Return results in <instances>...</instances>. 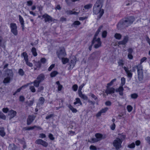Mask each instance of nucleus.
<instances>
[{"label": "nucleus", "mask_w": 150, "mask_h": 150, "mask_svg": "<svg viewBox=\"0 0 150 150\" xmlns=\"http://www.w3.org/2000/svg\"><path fill=\"white\" fill-rule=\"evenodd\" d=\"M105 104L107 106H110L111 105V103L110 101H108L106 102Z\"/></svg>", "instance_id": "obj_59"}, {"label": "nucleus", "mask_w": 150, "mask_h": 150, "mask_svg": "<svg viewBox=\"0 0 150 150\" xmlns=\"http://www.w3.org/2000/svg\"><path fill=\"white\" fill-rule=\"evenodd\" d=\"M76 101L74 103V105H76L77 103H79L80 105H82V103L81 102L80 99L79 98H76Z\"/></svg>", "instance_id": "obj_34"}, {"label": "nucleus", "mask_w": 150, "mask_h": 150, "mask_svg": "<svg viewBox=\"0 0 150 150\" xmlns=\"http://www.w3.org/2000/svg\"><path fill=\"white\" fill-rule=\"evenodd\" d=\"M25 72L22 69H19V75L23 76L25 75Z\"/></svg>", "instance_id": "obj_41"}, {"label": "nucleus", "mask_w": 150, "mask_h": 150, "mask_svg": "<svg viewBox=\"0 0 150 150\" xmlns=\"http://www.w3.org/2000/svg\"><path fill=\"white\" fill-rule=\"evenodd\" d=\"M78 86L77 84L74 85L72 87V88L74 91H76L78 89Z\"/></svg>", "instance_id": "obj_39"}, {"label": "nucleus", "mask_w": 150, "mask_h": 150, "mask_svg": "<svg viewBox=\"0 0 150 150\" xmlns=\"http://www.w3.org/2000/svg\"><path fill=\"white\" fill-rule=\"evenodd\" d=\"M40 82L37 80H35L33 82L34 85L36 87H38L39 86V84Z\"/></svg>", "instance_id": "obj_29"}, {"label": "nucleus", "mask_w": 150, "mask_h": 150, "mask_svg": "<svg viewBox=\"0 0 150 150\" xmlns=\"http://www.w3.org/2000/svg\"><path fill=\"white\" fill-rule=\"evenodd\" d=\"M76 57L74 56L72 57L71 60V64L70 65V67L73 68L76 64Z\"/></svg>", "instance_id": "obj_16"}, {"label": "nucleus", "mask_w": 150, "mask_h": 150, "mask_svg": "<svg viewBox=\"0 0 150 150\" xmlns=\"http://www.w3.org/2000/svg\"><path fill=\"white\" fill-rule=\"evenodd\" d=\"M45 78L44 75L41 74H40L37 78V79L40 82H41L42 81L44 80Z\"/></svg>", "instance_id": "obj_18"}, {"label": "nucleus", "mask_w": 150, "mask_h": 150, "mask_svg": "<svg viewBox=\"0 0 150 150\" xmlns=\"http://www.w3.org/2000/svg\"><path fill=\"white\" fill-rule=\"evenodd\" d=\"M115 91V89L112 87H107L105 93L107 95L110 94L114 93Z\"/></svg>", "instance_id": "obj_13"}, {"label": "nucleus", "mask_w": 150, "mask_h": 150, "mask_svg": "<svg viewBox=\"0 0 150 150\" xmlns=\"http://www.w3.org/2000/svg\"><path fill=\"white\" fill-rule=\"evenodd\" d=\"M8 149L9 150H16V147L14 144H10L8 147Z\"/></svg>", "instance_id": "obj_30"}, {"label": "nucleus", "mask_w": 150, "mask_h": 150, "mask_svg": "<svg viewBox=\"0 0 150 150\" xmlns=\"http://www.w3.org/2000/svg\"><path fill=\"white\" fill-rule=\"evenodd\" d=\"M65 12L67 15H71L72 14L73 11L71 10H67L65 11Z\"/></svg>", "instance_id": "obj_57"}, {"label": "nucleus", "mask_w": 150, "mask_h": 150, "mask_svg": "<svg viewBox=\"0 0 150 150\" xmlns=\"http://www.w3.org/2000/svg\"><path fill=\"white\" fill-rule=\"evenodd\" d=\"M131 96L132 98L135 99L138 97V95L137 93H134L131 94Z\"/></svg>", "instance_id": "obj_38"}, {"label": "nucleus", "mask_w": 150, "mask_h": 150, "mask_svg": "<svg viewBox=\"0 0 150 150\" xmlns=\"http://www.w3.org/2000/svg\"><path fill=\"white\" fill-rule=\"evenodd\" d=\"M146 140L149 144H150V137H148L145 138Z\"/></svg>", "instance_id": "obj_64"}, {"label": "nucleus", "mask_w": 150, "mask_h": 150, "mask_svg": "<svg viewBox=\"0 0 150 150\" xmlns=\"http://www.w3.org/2000/svg\"><path fill=\"white\" fill-rule=\"evenodd\" d=\"M129 37L128 35L125 36L123 37L122 40L118 42V45H122L125 46L127 43L129 41Z\"/></svg>", "instance_id": "obj_8"}, {"label": "nucleus", "mask_w": 150, "mask_h": 150, "mask_svg": "<svg viewBox=\"0 0 150 150\" xmlns=\"http://www.w3.org/2000/svg\"><path fill=\"white\" fill-rule=\"evenodd\" d=\"M115 38L118 40H120L122 37V35L120 33H116L114 35Z\"/></svg>", "instance_id": "obj_25"}, {"label": "nucleus", "mask_w": 150, "mask_h": 150, "mask_svg": "<svg viewBox=\"0 0 150 150\" xmlns=\"http://www.w3.org/2000/svg\"><path fill=\"white\" fill-rule=\"evenodd\" d=\"M31 52H32L34 56H36L37 55L36 49L35 47H33L32 48Z\"/></svg>", "instance_id": "obj_32"}, {"label": "nucleus", "mask_w": 150, "mask_h": 150, "mask_svg": "<svg viewBox=\"0 0 150 150\" xmlns=\"http://www.w3.org/2000/svg\"><path fill=\"white\" fill-rule=\"evenodd\" d=\"M0 135L2 137H4L5 135V133L4 131V128L2 127L0 128Z\"/></svg>", "instance_id": "obj_24"}, {"label": "nucleus", "mask_w": 150, "mask_h": 150, "mask_svg": "<svg viewBox=\"0 0 150 150\" xmlns=\"http://www.w3.org/2000/svg\"><path fill=\"white\" fill-rule=\"evenodd\" d=\"M135 144L134 143H132L131 144H129L128 146V147L130 148H133L135 147Z\"/></svg>", "instance_id": "obj_45"}, {"label": "nucleus", "mask_w": 150, "mask_h": 150, "mask_svg": "<svg viewBox=\"0 0 150 150\" xmlns=\"http://www.w3.org/2000/svg\"><path fill=\"white\" fill-rule=\"evenodd\" d=\"M119 65L121 67H123L124 65L123 61L122 60H120L118 62Z\"/></svg>", "instance_id": "obj_48"}, {"label": "nucleus", "mask_w": 150, "mask_h": 150, "mask_svg": "<svg viewBox=\"0 0 150 150\" xmlns=\"http://www.w3.org/2000/svg\"><path fill=\"white\" fill-rule=\"evenodd\" d=\"M123 19L126 28L132 24L134 21V18L132 17H129Z\"/></svg>", "instance_id": "obj_4"}, {"label": "nucleus", "mask_w": 150, "mask_h": 150, "mask_svg": "<svg viewBox=\"0 0 150 150\" xmlns=\"http://www.w3.org/2000/svg\"><path fill=\"white\" fill-rule=\"evenodd\" d=\"M68 107L70 110H71L72 112L74 113H76L77 112V110L74 108L73 106L71 105H69L68 106Z\"/></svg>", "instance_id": "obj_28"}, {"label": "nucleus", "mask_w": 150, "mask_h": 150, "mask_svg": "<svg viewBox=\"0 0 150 150\" xmlns=\"http://www.w3.org/2000/svg\"><path fill=\"white\" fill-rule=\"evenodd\" d=\"M30 89L31 91L33 92H35V87L33 86H30Z\"/></svg>", "instance_id": "obj_46"}, {"label": "nucleus", "mask_w": 150, "mask_h": 150, "mask_svg": "<svg viewBox=\"0 0 150 150\" xmlns=\"http://www.w3.org/2000/svg\"><path fill=\"white\" fill-rule=\"evenodd\" d=\"M0 116L2 117V119L4 120H5L6 119V116L5 115L3 114L1 111H0Z\"/></svg>", "instance_id": "obj_40"}, {"label": "nucleus", "mask_w": 150, "mask_h": 150, "mask_svg": "<svg viewBox=\"0 0 150 150\" xmlns=\"http://www.w3.org/2000/svg\"><path fill=\"white\" fill-rule=\"evenodd\" d=\"M103 1L102 0H98L95 4L93 7V12L94 14L97 15L99 13L98 16L99 19L102 16L104 12L103 9H102Z\"/></svg>", "instance_id": "obj_1"}, {"label": "nucleus", "mask_w": 150, "mask_h": 150, "mask_svg": "<svg viewBox=\"0 0 150 150\" xmlns=\"http://www.w3.org/2000/svg\"><path fill=\"white\" fill-rule=\"evenodd\" d=\"M6 74H7L8 77H12L13 74L11 70H8L6 71Z\"/></svg>", "instance_id": "obj_21"}, {"label": "nucleus", "mask_w": 150, "mask_h": 150, "mask_svg": "<svg viewBox=\"0 0 150 150\" xmlns=\"http://www.w3.org/2000/svg\"><path fill=\"white\" fill-rule=\"evenodd\" d=\"M21 56H23L24 58V59L25 61L26 64L30 67L33 66V64L32 63H30L28 61V58L27 54L25 52H23L21 54Z\"/></svg>", "instance_id": "obj_9"}, {"label": "nucleus", "mask_w": 150, "mask_h": 150, "mask_svg": "<svg viewBox=\"0 0 150 150\" xmlns=\"http://www.w3.org/2000/svg\"><path fill=\"white\" fill-rule=\"evenodd\" d=\"M138 76L139 80L140 81H142L143 79V74L142 70V66H140V67L138 68L137 71Z\"/></svg>", "instance_id": "obj_7"}, {"label": "nucleus", "mask_w": 150, "mask_h": 150, "mask_svg": "<svg viewBox=\"0 0 150 150\" xmlns=\"http://www.w3.org/2000/svg\"><path fill=\"white\" fill-rule=\"evenodd\" d=\"M95 137L96 139H97L98 141L100 140L102 138V134L100 133H96L95 134Z\"/></svg>", "instance_id": "obj_22"}, {"label": "nucleus", "mask_w": 150, "mask_h": 150, "mask_svg": "<svg viewBox=\"0 0 150 150\" xmlns=\"http://www.w3.org/2000/svg\"><path fill=\"white\" fill-rule=\"evenodd\" d=\"M57 54L58 57L59 59H61L65 57L66 55V53L64 48H60L57 52Z\"/></svg>", "instance_id": "obj_5"}, {"label": "nucleus", "mask_w": 150, "mask_h": 150, "mask_svg": "<svg viewBox=\"0 0 150 150\" xmlns=\"http://www.w3.org/2000/svg\"><path fill=\"white\" fill-rule=\"evenodd\" d=\"M58 74V73L56 71H54L52 72L50 74L51 77H55Z\"/></svg>", "instance_id": "obj_31"}, {"label": "nucleus", "mask_w": 150, "mask_h": 150, "mask_svg": "<svg viewBox=\"0 0 150 150\" xmlns=\"http://www.w3.org/2000/svg\"><path fill=\"white\" fill-rule=\"evenodd\" d=\"M2 110L5 113H7L9 111V109L7 108H4L2 109Z\"/></svg>", "instance_id": "obj_49"}, {"label": "nucleus", "mask_w": 150, "mask_h": 150, "mask_svg": "<svg viewBox=\"0 0 150 150\" xmlns=\"http://www.w3.org/2000/svg\"><path fill=\"white\" fill-rule=\"evenodd\" d=\"M91 97L94 98L95 100H96L98 99V98L97 97L95 96L94 94L93 93L91 94Z\"/></svg>", "instance_id": "obj_56"}, {"label": "nucleus", "mask_w": 150, "mask_h": 150, "mask_svg": "<svg viewBox=\"0 0 150 150\" xmlns=\"http://www.w3.org/2000/svg\"><path fill=\"white\" fill-rule=\"evenodd\" d=\"M42 17L44 18L45 22L52 21V18L47 14H45L42 15Z\"/></svg>", "instance_id": "obj_14"}, {"label": "nucleus", "mask_w": 150, "mask_h": 150, "mask_svg": "<svg viewBox=\"0 0 150 150\" xmlns=\"http://www.w3.org/2000/svg\"><path fill=\"white\" fill-rule=\"evenodd\" d=\"M96 138H93L91 139V140H88V142L91 143H93L98 142V140Z\"/></svg>", "instance_id": "obj_27"}, {"label": "nucleus", "mask_w": 150, "mask_h": 150, "mask_svg": "<svg viewBox=\"0 0 150 150\" xmlns=\"http://www.w3.org/2000/svg\"><path fill=\"white\" fill-rule=\"evenodd\" d=\"M55 64H52L50 67L48 69V70L49 71H50L54 67Z\"/></svg>", "instance_id": "obj_58"}, {"label": "nucleus", "mask_w": 150, "mask_h": 150, "mask_svg": "<svg viewBox=\"0 0 150 150\" xmlns=\"http://www.w3.org/2000/svg\"><path fill=\"white\" fill-rule=\"evenodd\" d=\"M36 116L34 115H29L27 119V125H29L35 119Z\"/></svg>", "instance_id": "obj_12"}, {"label": "nucleus", "mask_w": 150, "mask_h": 150, "mask_svg": "<svg viewBox=\"0 0 150 150\" xmlns=\"http://www.w3.org/2000/svg\"><path fill=\"white\" fill-rule=\"evenodd\" d=\"M125 79L124 77H122L121 79V84L122 86H123L125 83Z\"/></svg>", "instance_id": "obj_43"}, {"label": "nucleus", "mask_w": 150, "mask_h": 150, "mask_svg": "<svg viewBox=\"0 0 150 150\" xmlns=\"http://www.w3.org/2000/svg\"><path fill=\"white\" fill-rule=\"evenodd\" d=\"M62 59V62L63 64H65L69 61V59L67 58H65L64 57L61 58Z\"/></svg>", "instance_id": "obj_33"}, {"label": "nucleus", "mask_w": 150, "mask_h": 150, "mask_svg": "<svg viewBox=\"0 0 150 150\" xmlns=\"http://www.w3.org/2000/svg\"><path fill=\"white\" fill-rule=\"evenodd\" d=\"M108 109V108L106 107L105 108L102 109L100 111L103 113H105V112Z\"/></svg>", "instance_id": "obj_50"}, {"label": "nucleus", "mask_w": 150, "mask_h": 150, "mask_svg": "<svg viewBox=\"0 0 150 150\" xmlns=\"http://www.w3.org/2000/svg\"><path fill=\"white\" fill-rule=\"evenodd\" d=\"M35 143L36 144H41L45 147H47L48 146L47 143L41 139H37L35 141Z\"/></svg>", "instance_id": "obj_11"}, {"label": "nucleus", "mask_w": 150, "mask_h": 150, "mask_svg": "<svg viewBox=\"0 0 150 150\" xmlns=\"http://www.w3.org/2000/svg\"><path fill=\"white\" fill-rule=\"evenodd\" d=\"M11 31L15 35L18 34V31L17 30V27L16 24L15 23H12L11 24Z\"/></svg>", "instance_id": "obj_10"}, {"label": "nucleus", "mask_w": 150, "mask_h": 150, "mask_svg": "<svg viewBox=\"0 0 150 150\" xmlns=\"http://www.w3.org/2000/svg\"><path fill=\"white\" fill-rule=\"evenodd\" d=\"M97 37L94 36L91 42L92 45L94 44V47L96 49H97L100 47L101 45V42L100 38H97Z\"/></svg>", "instance_id": "obj_2"}, {"label": "nucleus", "mask_w": 150, "mask_h": 150, "mask_svg": "<svg viewBox=\"0 0 150 150\" xmlns=\"http://www.w3.org/2000/svg\"><path fill=\"white\" fill-rule=\"evenodd\" d=\"M90 149L91 150H97V148L96 147V146H93V145H91L90 147Z\"/></svg>", "instance_id": "obj_55"}, {"label": "nucleus", "mask_w": 150, "mask_h": 150, "mask_svg": "<svg viewBox=\"0 0 150 150\" xmlns=\"http://www.w3.org/2000/svg\"><path fill=\"white\" fill-rule=\"evenodd\" d=\"M122 142V141L118 138H117L113 142V144L115 149L117 150H118L121 147V144Z\"/></svg>", "instance_id": "obj_3"}, {"label": "nucleus", "mask_w": 150, "mask_h": 150, "mask_svg": "<svg viewBox=\"0 0 150 150\" xmlns=\"http://www.w3.org/2000/svg\"><path fill=\"white\" fill-rule=\"evenodd\" d=\"M25 98L23 96H21L19 97V101L23 102L25 100Z\"/></svg>", "instance_id": "obj_51"}, {"label": "nucleus", "mask_w": 150, "mask_h": 150, "mask_svg": "<svg viewBox=\"0 0 150 150\" xmlns=\"http://www.w3.org/2000/svg\"><path fill=\"white\" fill-rule=\"evenodd\" d=\"M19 21L21 25L22 30L23 31L24 29V21L23 18L20 16H19Z\"/></svg>", "instance_id": "obj_19"}, {"label": "nucleus", "mask_w": 150, "mask_h": 150, "mask_svg": "<svg viewBox=\"0 0 150 150\" xmlns=\"http://www.w3.org/2000/svg\"><path fill=\"white\" fill-rule=\"evenodd\" d=\"M140 66H141V65H138V66H135L134 67H133L132 68V70L133 71H134L136 70V69H137V70H138V68L139 67H140Z\"/></svg>", "instance_id": "obj_52"}, {"label": "nucleus", "mask_w": 150, "mask_h": 150, "mask_svg": "<svg viewBox=\"0 0 150 150\" xmlns=\"http://www.w3.org/2000/svg\"><path fill=\"white\" fill-rule=\"evenodd\" d=\"M80 0H65V2L67 5H70L71 4V2H74L76 1H79Z\"/></svg>", "instance_id": "obj_20"}, {"label": "nucleus", "mask_w": 150, "mask_h": 150, "mask_svg": "<svg viewBox=\"0 0 150 150\" xmlns=\"http://www.w3.org/2000/svg\"><path fill=\"white\" fill-rule=\"evenodd\" d=\"M39 137L41 138H43L46 137V135L44 134L41 133L39 134Z\"/></svg>", "instance_id": "obj_60"}, {"label": "nucleus", "mask_w": 150, "mask_h": 150, "mask_svg": "<svg viewBox=\"0 0 150 150\" xmlns=\"http://www.w3.org/2000/svg\"><path fill=\"white\" fill-rule=\"evenodd\" d=\"M116 80V79H115L112 80L110 83H108L107 84V87H109V86L112 85L113 84V83L115 82Z\"/></svg>", "instance_id": "obj_37"}, {"label": "nucleus", "mask_w": 150, "mask_h": 150, "mask_svg": "<svg viewBox=\"0 0 150 150\" xmlns=\"http://www.w3.org/2000/svg\"><path fill=\"white\" fill-rule=\"evenodd\" d=\"M45 100L43 97H41L39 99V103L41 105H42L44 103Z\"/></svg>", "instance_id": "obj_35"}, {"label": "nucleus", "mask_w": 150, "mask_h": 150, "mask_svg": "<svg viewBox=\"0 0 150 150\" xmlns=\"http://www.w3.org/2000/svg\"><path fill=\"white\" fill-rule=\"evenodd\" d=\"M16 114V112L13 110L8 111V115L10 116V119L14 117Z\"/></svg>", "instance_id": "obj_17"}, {"label": "nucleus", "mask_w": 150, "mask_h": 150, "mask_svg": "<svg viewBox=\"0 0 150 150\" xmlns=\"http://www.w3.org/2000/svg\"><path fill=\"white\" fill-rule=\"evenodd\" d=\"M124 89L122 86H120L118 88L115 89V91L119 92V94L121 96H122L123 94V91Z\"/></svg>", "instance_id": "obj_15"}, {"label": "nucleus", "mask_w": 150, "mask_h": 150, "mask_svg": "<svg viewBox=\"0 0 150 150\" xmlns=\"http://www.w3.org/2000/svg\"><path fill=\"white\" fill-rule=\"evenodd\" d=\"M92 6V5L91 4H87L84 6V8L87 9H88L91 8Z\"/></svg>", "instance_id": "obj_42"}, {"label": "nucleus", "mask_w": 150, "mask_h": 150, "mask_svg": "<svg viewBox=\"0 0 150 150\" xmlns=\"http://www.w3.org/2000/svg\"><path fill=\"white\" fill-rule=\"evenodd\" d=\"M127 108L128 111L129 112H131L132 109V107L130 105H128L127 107Z\"/></svg>", "instance_id": "obj_47"}, {"label": "nucleus", "mask_w": 150, "mask_h": 150, "mask_svg": "<svg viewBox=\"0 0 150 150\" xmlns=\"http://www.w3.org/2000/svg\"><path fill=\"white\" fill-rule=\"evenodd\" d=\"M33 4V2L31 0L29 1H27V5L28 6H31Z\"/></svg>", "instance_id": "obj_53"}, {"label": "nucleus", "mask_w": 150, "mask_h": 150, "mask_svg": "<svg viewBox=\"0 0 150 150\" xmlns=\"http://www.w3.org/2000/svg\"><path fill=\"white\" fill-rule=\"evenodd\" d=\"M117 29L119 30H122L126 28L123 19L121 20L118 22L117 24Z\"/></svg>", "instance_id": "obj_6"}, {"label": "nucleus", "mask_w": 150, "mask_h": 150, "mask_svg": "<svg viewBox=\"0 0 150 150\" xmlns=\"http://www.w3.org/2000/svg\"><path fill=\"white\" fill-rule=\"evenodd\" d=\"M80 97L84 100H87L88 99L87 97L84 94L82 95L81 97Z\"/></svg>", "instance_id": "obj_61"}, {"label": "nucleus", "mask_w": 150, "mask_h": 150, "mask_svg": "<svg viewBox=\"0 0 150 150\" xmlns=\"http://www.w3.org/2000/svg\"><path fill=\"white\" fill-rule=\"evenodd\" d=\"M127 51L128 52V54H132L133 50L132 48H130L128 49Z\"/></svg>", "instance_id": "obj_62"}, {"label": "nucleus", "mask_w": 150, "mask_h": 150, "mask_svg": "<svg viewBox=\"0 0 150 150\" xmlns=\"http://www.w3.org/2000/svg\"><path fill=\"white\" fill-rule=\"evenodd\" d=\"M46 59L45 58H42L40 59V62L43 64H44L46 62Z\"/></svg>", "instance_id": "obj_54"}, {"label": "nucleus", "mask_w": 150, "mask_h": 150, "mask_svg": "<svg viewBox=\"0 0 150 150\" xmlns=\"http://www.w3.org/2000/svg\"><path fill=\"white\" fill-rule=\"evenodd\" d=\"M49 137L51 140L54 139V138L53 137V135L51 134H50L49 135Z\"/></svg>", "instance_id": "obj_63"}, {"label": "nucleus", "mask_w": 150, "mask_h": 150, "mask_svg": "<svg viewBox=\"0 0 150 150\" xmlns=\"http://www.w3.org/2000/svg\"><path fill=\"white\" fill-rule=\"evenodd\" d=\"M12 77L7 76V77L5 78L3 81V82L4 83H9L11 80L12 79Z\"/></svg>", "instance_id": "obj_23"}, {"label": "nucleus", "mask_w": 150, "mask_h": 150, "mask_svg": "<svg viewBox=\"0 0 150 150\" xmlns=\"http://www.w3.org/2000/svg\"><path fill=\"white\" fill-rule=\"evenodd\" d=\"M35 64L38 67H40L41 66V64L40 61L35 62Z\"/></svg>", "instance_id": "obj_44"}, {"label": "nucleus", "mask_w": 150, "mask_h": 150, "mask_svg": "<svg viewBox=\"0 0 150 150\" xmlns=\"http://www.w3.org/2000/svg\"><path fill=\"white\" fill-rule=\"evenodd\" d=\"M103 26L102 25L100 26L98 29V30L96 32L95 34L94 35V36H97L98 34L100 32L101 29L102 28Z\"/></svg>", "instance_id": "obj_36"}, {"label": "nucleus", "mask_w": 150, "mask_h": 150, "mask_svg": "<svg viewBox=\"0 0 150 150\" xmlns=\"http://www.w3.org/2000/svg\"><path fill=\"white\" fill-rule=\"evenodd\" d=\"M81 24L80 22L79 21H76L72 24L71 26L72 27H76V25H79Z\"/></svg>", "instance_id": "obj_26"}]
</instances>
